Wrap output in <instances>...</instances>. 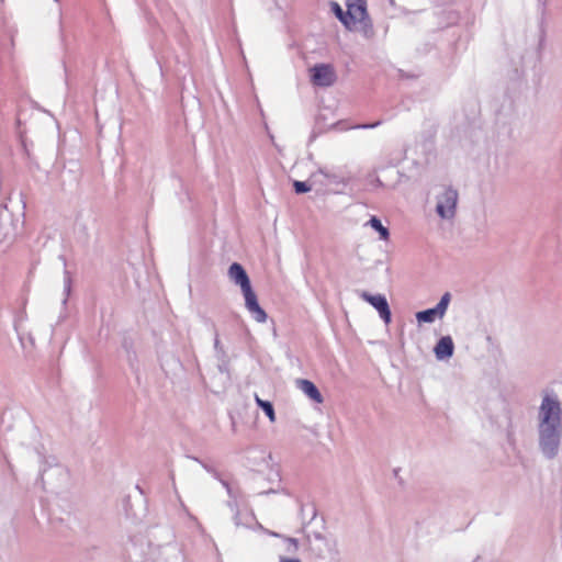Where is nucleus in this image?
I'll list each match as a JSON object with an SVG mask.
<instances>
[{
	"mask_svg": "<svg viewBox=\"0 0 562 562\" xmlns=\"http://www.w3.org/2000/svg\"><path fill=\"white\" fill-rule=\"evenodd\" d=\"M538 420L540 449L548 458H554L562 436V408L557 396L544 393Z\"/></svg>",
	"mask_w": 562,
	"mask_h": 562,
	"instance_id": "1",
	"label": "nucleus"
},
{
	"mask_svg": "<svg viewBox=\"0 0 562 562\" xmlns=\"http://www.w3.org/2000/svg\"><path fill=\"white\" fill-rule=\"evenodd\" d=\"M228 276L232 281L238 284L245 297V305L254 319L258 323L267 321V313L260 307L256 293L254 292L250 280L241 265L234 262L228 269Z\"/></svg>",
	"mask_w": 562,
	"mask_h": 562,
	"instance_id": "2",
	"label": "nucleus"
},
{
	"mask_svg": "<svg viewBox=\"0 0 562 562\" xmlns=\"http://www.w3.org/2000/svg\"><path fill=\"white\" fill-rule=\"evenodd\" d=\"M347 10L344 11L342 8L337 2H330V8L336 18L345 25L346 29L352 31L357 27L359 23H362L367 16V8H362L359 4H353L346 0Z\"/></svg>",
	"mask_w": 562,
	"mask_h": 562,
	"instance_id": "3",
	"label": "nucleus"
},
{
	"mask_svg": "<svg viewBox=\"0 0 562 562\" xmlns=\"http://www.w3.org/2000/svg\"><path fill=\"white\" fill-rule=\"evenodd\" d=\"M311 80L314 86L329 87L335 83L337 76L335 69L329 64H318L310 69Z\"/></svg>",
	"mask_w": 562,
	"mask_h": 562,
	"instance_id": "4",
	"label": "nucleus"
},
{
	"mask_svg": "<svg viewBox=\"0 0 562 562\" xmlns=\"http://www.w3.org/2000/svg\"><path fill=\"white\" fill-rule=\"evenodd\" d=\"M458 193L456 190L447 189L440 196L437 204V212L443 218H449L454 215L457 205Z\"/></svg>",
	"mask_w": 562,
	"mask_h": 562,
	"instance_id": "5",
	"label": "nucleus"
},
{
	"mask_svg": "<svg viewBox=\"0 0 562 562\" xmlns=\"http://www.w3.org/2000/svg\"><path fill=\"white\" fill-rule=\"evenodd\" d=\"M360 297L366 302L370 303L379 312L381 318L385 322V324L391 323V311L385 296L381 294L372 295L368 292H362L360 294Z\"/></svg>",
	"mask_w": 562,
	"mask_h": 562,
	"instance_id": "6",
	"label": "nucleus"
},
{
	"mask_svg": "<svg viewBox=\"0 0 562 562\" xmlns=\"http://www.w3.org/2000/svg\"><path fill=\"white\" fill-rule=\"evenodd\" d=\"M296 385L312 401H314L317 404L323 403L324 398L318 389L316 387V385L312 381L306 379H299L296 380Z\"/></svg>",
	"mask_w": 562,
	"mask_h": 562,
	"instance_id": "7",
	"label": "nucleus"
},
{
	"mask_svg": "<svg viewBox=\"0 0 562 562\" xmlns=\"http://www.w3.org/2000/svg\"><path fill=\"white\" fill-rule=\"evenodd\" d=\"M453 349L454 346L451 337L446 336L440 338V340L437 342L435 347V353L438 359H445L452 356Z\"/></svg>",
	"mask_w": 562,
	"mask_h": 562,
	"instance_id": "8",
	"label": "nucleus"
},
{
	"mask_svg": "<svg viewBox=\"0 0 562 562\" xmlns=\"http://www.w3.org/2000/svg\"><path fill=\"white\" fill-rule=\"evenodd\" d=\"M255 401L257 405L263 409L270 422H276V413L272 404L270 402L261 400L257 394L255 395Z\"/></svg>",
	"mask_w": 562,
	"mask_h": 562,
	"instance_id": "9",
	"label": "nucleus"
},
{
	"mask_svg": "<svg viewBox=\"0 0 562 562\" xmlns=\"http://www.w3.org/2000/svg\"><path fill=\"white\" fill-rule=\"evenodd\" d=\"M369 225L379 232L381 239L389 240L390 233L386 227H384L379 218L372 216L369 221Z\"/></svg>",
	"mask_w": 562,
	"mask_h": 562,
	"instance_id": "10",
	"label": "nucleus"
},
{
	"mask_svg": "<svg viewBox=\"0 0 562 562\" xmlns=\"http://www.w3.org/2000/svg\"><path fill=\"white\" fill-rule=\"evenodd\" d=\"M439 315L434 308H428L416 314L419 323H432Z\"/></svg>",
	"mask_w": 562,
	"mask_h": 562,
	"instance_id": "11",
	"label": "nucleus"
},
{
	"mask_svg": "<svg viewBox=\"0 0 562 562\" xmlns=\"http://www.w3.org/2000/svg\"><path fill=\"white\" fill-rule=\"evenodd\" d=\"M449 302H450V294L449 293H445L442 295L441 300L439 301V303L437 304V306L434 307V310L437 312L439 317H442L445 315Z\"/></svg>",
	"mask_w": 562,
	"mask_h": 562,
	"instance_id": "12",
	"label": "nucleus"
},
{
	"mask_svg": "<svg viewBox=\"0 0 562 562\" xmlns=\"http://www.w3.org/2000/svg\"><path fill=\"white\" fill-rule=\"evenodd\" d=\"M449 302H450V294L449 293H445L442 295L441 300L439 301V303L437 304V306L434 307V310L437 312L439 317H442L445 315Z\"/></svg>",
	"mask_w": 562,
	"mask_h": 562,
	"instance_id": "13",
	"label": "nucleus"
},
{
	"mask_svg": "<svg viewBox=\"0 0 562 562\" xmlns=\"http://www.w3.org/2000/svg\"><path fill=\"white\" fill-rule=\"evenodd\" d=\"M449 302H450V294L449 293H445L442 295L441 300L439 301V303L437 304V306L434 307V310L437 312L439 317H442L445 315Z\"/></svg>",
	"mask_w": 562,
	"mask_h": 562,
	"instance_id": "14",
	"label": "nucleus"
},
{
	"mask_svg": "<svg viewBox=\"0 0 562 562\" xmlns=\"http://www.w3.org/2000/svg\"><path fill=\"white\" fill-rule=\"evenodd\" d=\"M293 186L296 193H305L311 190V187H308L305 182L302 181H295Z\"/></svg>",
	"mask_w": 562,
	"mask_h": 562,
	"instance_id": "15",
	"label": "nucleus"
},
{
	"mask_svg": "<svg viewBox=\"0 0 562 562\" xmlns=\"http://www.w3.org/2000/svg\"><path fill=\"white\" fill-rule=\"evenodd\" d=\"M380 124V122H376V123H373V124H370V125H363L362 127L363 128H373L375 126H378Z\"/></svg>",
	"mask_w": 562,
	"mask_h": 562,
	"instance_id": "16",
	"label": "nucleus"
},
{
	"mask_svg": "<svg viewBox=\"0 0 562 562\" xmlns=\"http://www.w3.org/2000/svg\"><path fill=\"white\" fill-rule=\"evenodd\" d=\"M281 562H300L297 559H283Z\"/></svg>",
	"mask_w": 562,
	"mask_h": 562,
	"instance_id": "17",
	"label": "nucleus"
}]
</instances>
